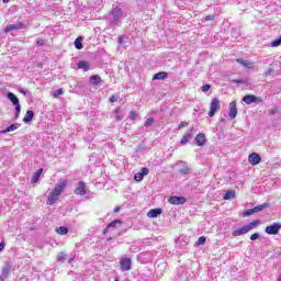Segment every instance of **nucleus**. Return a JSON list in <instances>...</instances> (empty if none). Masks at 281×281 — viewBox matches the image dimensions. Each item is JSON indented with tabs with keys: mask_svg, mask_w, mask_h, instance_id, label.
I'll return each mask as SVG.
<instances>
[{
	"mask_svg": "<svg viewBox=\"0 0 281 281\" xmlns=\"http://www.w3.org/2000/svg\"><path fill=\"white\" fill-rule=\"evenodd\" d=\"M210 89H212V86H210V85H207V83L201 87V90L203 91V93H207V91H209Z\"/></svg>",
	"mask_w": 281,
	"mask_h": 281,
	"instance_id": "38",
	"label": "nucleus"
},
{
	"mask_svg": "<svg viewBox=\"0 0 281 281\" xmlns=\"http://www.w3.org/2000/svg\"><path fill=\"white\" fill-rule=\"evenodd\" d=\"M90 82L91 85H100V82H102V78H100L98 75L91 76Z\"/></svg>",
	"mask_w": 281,
	"mask_h": 281,
	"instance_id": "29",
	"label": "nucleus"
},
{
	"mask_svg": "<svg viewBox=\"0 0 281 281\" xmlns=\"http://www.w3.org/2000/svg\"><path fill=\"white\" fill-rule=\"evenodd\" d=\"M63 93H65V92L63 91V88H59V89H57V90L54 92L53 97H54V98H58V95H63Z\"/></svg>",
	"mask_w": 281,
	"mask_h": 281,
	"instance_id": "37",
	"label": "nucleus"
},
{
	"mask_svg": "<svg viewBox=\"0 0 281 281\" xmlns=\"http://www.w3.org/2000/svg\"><path fill=\"white\" fill-rule=\"evenodd\" d=\"M233 82H235L236 85H245V80H240V79H235L233 80Z\"/></svg>",
	"mask_w": 281,
	"mask_h": 281,
	"instance_id": "45",
	"label": "nucleus"
},
{
	"mask_svg": "<svg viewBox=\"0 0 281 281\" xmlns=\"http://www.w3.org/2000/svg\"><path fill=\"white\" fill-rule=\"evenodd\" d=\"M281 45V35L279 38L271 42V47H280Z\"/></svg>",
	"mask_w": 281,
	"mask_h": 281,
	"instance_id": "34",
	"label": "nucleus"
},
{
	"mask_svg": "<svg viewBox=\"0 0 281 281\" xmlns=\"http://www.w3.org/2000/svg\"><path fill=\"white\" fill-rule=\"evenodd\" d=\"M180 175H190V172H192V170H190V167H182L179 170Z\"/></svg>",
	"mask_w": 281,
	"mask_h": 281,
	"instance_id": "33",
	"label": "nucleus"
},
{
	"mask_svg": "<svg viewBox=\"0 0 281 281\" xmlns=\"http://www.w3.org/2000/svg\"><path fill=\"white\" fill-rule=\"evenodd\" d=\"M221 110V100L218 98H214L210 105L209 117H214L216 112Z\"/></svg>",
	"mask_w": 281,
	"mask_h": 281,
	"instance_id": "3",
	"label": "nucleus"
},
{
	"mask_svg": "<svg viewBox=\"0 0 281 281\" xmlns=\"http://www.w3.org/2000/svg\"><path fill=\"white\" fill-rule=\"evenodd\" d=\"M280 229H281V224L273 223L272 225L267 226L265 232H266V234H269V236H276V235L280 234Z\"/></svg>",
	"mask_w": 281,
	"mask_h": 281,
	"instance_id": "5",
	"label": "nucleus"
},
{
	"mask_svg": "<svg viewBox=\"0 0 281 281\" xmlns=\"http://www.w3.org/2000/svg\"><path fill=\"white\" fill-rule=\"evenodd\" d=\"M205 21H214V15H206Z\"/></svg>",
	"mask_w": 281,
	"mask_h": 281,
	"instance_id": "48",
	"label": "nucleus"
},
{
	"mask_svg": "<svg viewBox=\"0 0 281 281\" xmlns=\"http://www.w3.org/2000/svg\"><path fill=\"white\" fill-rule=\"evenodd\" d=\"M34 120V111L27 110L25 116L23 117V122L27 124L29 122H32Z\"/></svg>",
	"mask_w": 281,
	"mask_h": 281,
	"instance_id": "18",
	"label": "nucleus"
},
{
	"mask_svg": "<svg viewBox=\"0 0 281 281\" xmlns=\"http://www.w3.org/2000/svg\"><path fill=\"white\" fill-rule=\"evenodd\" d=\"M130 120H132V121L137 120V114L135 111L130 112Z\"/></svg>",
	"mask_w": 281,
	"mask_h": 281,
	"instance_id": "40",
	"label": "nucleus"
},
{
	"mask_svg": "<svg viewBox=\"0 0 281 281\" xmlns=\"http://www.w3.org/2000/svg\"><path fill=\"white\" fill-rule=\"evenodd\" d=\"M76 49H82V37H77L75 41Z\"/></svg>",
	"mask_w": 281,
	"mask_h": 281,
	"instance_id": "30",
	"label": "nucleus"
},
{
	"mask_svg": "<svg viewBox=\"0 0 281 281\" xmlns=\"http://www.w3.org/2000/svg\"><path fill=\"white\" fill-rule=\"evenodd\" d=\"M16 128H19V125L16 124H11L10 126H8L7 128L0 131L1 135H5V133H12L13 131H16Z\"/></svg>",
	"mask_w": 281,
	"mask_h": 281,
	"instance_id": "22",
	"label": "nucleus"
},
{
	"mask_svg": "<svg viewBox=\"0 0 281 281\" xmlns=\"http://www.w3.org/2000/svg\"><path fill=\"white\" fill-rule=\"evenodd\" d=\"M4 248H5V243L1 241L0 243V251H3Z\"/></svg>",
	"mask_w": 281,
	"mask_h": 281,
	"instance_id": "50",
	"label": "nucleus"
},
{
	"mask_svg": "<svg viewBox=\"0 0 281 281\" xmlns=\"http://www.w3.org/2000/svg\"><path fill=\"white\" fill-rule=\"evenodd\" d=\"M267 207H269L268 203L259 204L254 209H250L244 212V216H251V214H258V212H262V210H267Z\"/></svg>",
	"mask_w": 281,
	"mask_h": 281,
	"instance_id": "4",
	"label": "nucleus"
},
{
	"mask_svg": "<svg viewBox=\"0 0 281 281\" xmlns=\"http://www.w3.org/2000/svg\"><path fill=\"white\" fill-rule=\"evenodd\" d=\"M110 102H117V97L116 95H112L110 98Z\"/></svg>",
	"mask_w": 281,
	"mask_h": 281,
	"instance_id": "49",
	"label": "nucleus"
},
{
	"mask_svg": "<svg viewBox=\"0 0 281 281\" xmlns=\"http://www.w3.org/2000/svg\"><path fill=\"white\" fill-rule=\"evenodd\" d=\"M117 212H120L119 206H116V207L114 209V213L117 214Z\"/></svg>",
	"mask_w": 281,
	"mask_h": 281,
	"instance_id": "51",
	"label": "nucleus"
},
{
	"mask_svg": "<svg viewBox=\"0 0 281 281\" xmlns=\"http://www.w3.org/2000/svg\"><path fill=\"white\" fill-rule=\"evenodd\" d=\"M68 262H69V263L74 262V258H70V259L68 260Z\"/></svg>",
	"mask_w": 281,
	"mask_h": 281,
	"instance_id": "55",
	"label": "nucleus"
},
{
	"mask_svg": "<svg viewBox=\"0 0 281 281\" xmlns=\"http://www.w3.org/2000/svg\"><path fill=\"white\" fill-rule=\"evenodd\" d=\"M124 36H119V45H124Z\"/></svg>",
	"mask_w": 281,
	"mask_h": 281,
	"instance_id": "47",
	"label": "nucleus"
},
{
	"mask_svg": "<svg viewBox=\"0 0 281 281\" xmlns=\"http://www.w3.org/2000/svg\"><path fill=\"white\" fill-rule=\"evenodd\" d=\"M258 238H260V234L255 233L250 236V240H258Z\"/></svg>",
	"mask_w": 281,
	"mask_h": 281,
	"instance_id": "43",
	"label": "nucleus"
},
{
	"mask_svg": "<svg viewBox=\"0 0 281 281\" xmlns=\"http://www.w3.org/2000/svg\"><path fill=\"white\" fill-rule=\"evenodd\" d=\"M258 225H260V220H255L246 225V228H248V232H251V229H254V227H258Z\"/></svg>",
	"mask_w": 281,
	"mask_h": 281,
	"instance_id": "27",
	"label": "nucleus"
},
{
	"mask_svg": "<svg viewBox=\"0 0 281 281\" xmlns=\"http://www.w3.org/2000/svg\"><path fill=\"white\" fill-rule=\"evenodd\" d=\"M110 16L114 23H117V21H120L122 16H124V12L122 11V9L115 7L112 9Z\"/></svg>",
	"mask_w": 281,
	"mask_h": 281,
	"instance_id": "6",
	"label": "nucleus"
},
{
	"mask_svg": "<svg viewBox=\"0 0 281 281\" xmlns=\"http://www.w3.org/2000/svg\"><path fill=\"white\" fill-rule=\"evenodd\" d=\"M122 221L120 220H114L113 222H111L108 227H116L117 225H121Z\"/></svg>",
	"mask_w": 281,
	"mask_h": 281,
	"instance_id": "35",
	"label": "nucleus"
},
{
	"mask_svg": "<svg viewBox=\"0 0 281 281\" xmlns=\"http://www.w3.org/2000/svg\"><path fill=\"white\" fill-rule=\"evenodd\" d=\"M155 122V120L154 119H147L146 121H145V126H146V128H148V126H153V123Z\"/></svg>",
	"mask_w": 281,
	"mask_h": 281,
	"instance_id": "39",
	"label": "nucleus"
},
{
	"mask_svg": "<svg viewBox=\"0 0 281 281\" xmlns=\"http://www.w3.org/2000/svg\"><path fill=\"white\" fill-rule=\"evenodd\" d=\"M109 232V226L103 231V234H106Z\"/></svg>",
	"mask_w": 281,
	"mask_h": 281,
	"instance_id": "52",
	"label": "nucleus"
},
{
	"mask_svg": "<svg viewBox=\"0 0 281 281\" xmlns=\"http://www.w3.org/2000/svg\"><path fill=\"white\" fill-rule=\"evenodd\" d=\"M36 45H38L40 47H43V45H45V40L38 38V40L36 41Z\"/></svg>",
	"mask_w": 281,
	"mask_h": 281,
	"instance_id": "42",
	"label": "nucleus"
},
{
	"mask_svg": "<svg viewBox=\"0 0 281 281\" xmlns=\"http://www.w3.org/2000/svg\"><path fill=\"white\" fill-rule=\"evenodd\" d=\"M166 78H168V72L160 71L154 75L153 80H166Z\"/></svg>",
	"mask_w": 281,
	"mask_h": 281,
	"instance_id": "19",
	"label": "nucleus"
},
{
	"mask_svg": "<svg viewBox=\"0 0 281 281\" xmlns=\"http://www.w3.org/2000/svg\"><path fill=\"white\" fill-rule=\"evenodd\" d=\"M179 240H180V245H182V247H186V245H188L190 243V239H188V237H186V236H180Z\"/></svg>",
	"mask_w": 281,
	"mask_h": 281,
	"instance_id": "31",
	"label": "nucleus"
},
{
	"mask_svg": "<svg viewBox=\"0 0 281 281\" xmlns=\"http://www.w3.org/2000/svg\"><path fill=\"white\" fill-rule=\"evenodd\" d=\"M164 212L161 209H151L148 213L147 216L149 218H157Z\"/></svg>",
	"mask_w": 281,
	"mask_h": 281,
	"instance_id": "17",
	"label": "nucleus"
},
{
	"mask_svg": "<svg viewBox=\"0 0 281 281\" xmlns=\"http://www.w3.org/2000/svg\"><path fill=\"white\" fill-rule=\"evenodd\" d=\"M271 115L276 114V110H270Z\"/></svg>",
	"mask_w": 281,
	"mask_h": 281,
	"instance_id": "53",
	"label": "nucleus"
},
{
	"mask_svg": "<svg viewBox=\"0 0 281 281\" xmlns=\"http://www.w3.org/2000/svg\"><path fill=\"white\" fill-rule=\"evenodd\" d=\"M236 115H238V109L236 108V101H232L229 103L228 117H231V120H236Z\"/></svg>",
	"mask_w": 281,
	"mask_h": 281,
	"instance_id": "12",
	"label": "nucleus"
},
{
	"mask_svg": "<svg viewBox=\"0 0 281 281\" xmlns=\"http://www.w3.org/2000/svg\"><path fill=\"white\" fill-rule=\"evenodd\" d=\"M41 175H43V169H38L32 177V183H38L41 179Z\"/></svg>",
	"mask_w": 281,
	"mask_h": 281,
	"instance_id": "24",
	"label": "nucleus"
},
{
	"mask_svg": "<svg viewBox=\"0 0 281 281\" xmlns=\"http://www.w3.org/2000/svg\"><path fill=\"white\" fill-rule=\"evenodd\" d=\"M120 265H121L122 271H131V265H132L131 258L122 259L120 261Z\"/></svg>",
	"mask_w": 281,
	"mask_h": 281,
	"instance_id": "15",
	"label": "nucleus"
},
{
	"mask_svg": "<svg viewBox=\"0 0 281 281\" xmlns=\"http://www.w3.org/2000/svg\"><path fill=\"white\" fill-rule=\"evenodd\" d=\"M7 98L15 105V120H19V115H21V103H19V98L12 92H8Z\"/></svg>",
	"mask_w": 281,
	"mask_h": 281,
	"instance_id": "2",
	"label": "nucleus"
},
{
	"mask_svg": "<svg viewBox=\"0 0 281 281\" xmlns=\"http://www.w3.org/2000/svg\"><path fill=\"white\" fill-rule=\"evenodd\" d=\"M186 126H188V122H181L178 126L179 130L181 128H186Z\"/></svg>",
	"mask_w": 281,
	"mask_h": 281,
	"instance_id": "44",
	"label": "nucleus"
},
{
	"mask_svg": "<svg viewBox=\"0 0 281 281\" xmlns=\"http://www.w3.org/2000/svg\"><path fill=\"white\" fill-rule=\"evenodd\" d=\"M66 258H67V255L65 252H59L57 255V261L58 262H65Z\"/></svg>",
	"mask_w": 281,
	"mask_h": 281,
	"instance_id": "32",
	"label": "nucleus"
},
{
	"mask_svg": "<svg viewBox=\"0 0 281 281\" xmlns=\"http://www.w3.org/2000/svg\"><path fill=\"white\" fill-rule=\"evenodd\" d=\"M234 196H236V191H226L223 199L224 201H228V199H234Z\"/></svg>",
	"mask_w": 281,
	"mask_h": 281,
	"instance_id": "28",
	"label": "nucleus"
},
{
	"mask_svg": "<svg viewBox=\"0 0 281 281\" xmlns=\"http://www.w3.org/2000/svg\"><path fill=\"white\" fill-rule=\"evenodd\" d=\"M56 232L60 236H66V234H69V228L67 226H61V227H57Z\"/></svg>",
	"mask_w": 281,
	"mask_h": 281,
	"instance_id": "25",
	"label": "nucleus"
},
{
	"mask_svg": "<svg viewBox=\"0 0 281 281\" xmlns=\"http://www.w3.org/2000/svg\"><path fill=\"white\" fill-rule=\"evenodd\" d=\"M248 161L249 164H251V166H258V164L262 161V158L260 157V155L252 153L248 156Z\"/></svg>",
	"mask_w": 281,
	"mask_h": 281,
	"instance_id": "13",
	"label": "nucleus"
},
{
	"mask_svg": "<svg viewBox=\"0 0 281 281\" xmlns=\"http://www.w3.org/2000/svg\"><path fill=\"white\" fill-rule=\"evenodd\" d=\"M148 172H149L148 168L143 167L140 169V172L135 173L134 181H137V182L144 181V177H146L148 175Z\"/></svg>",
	"mask_w": 281,
	"mask_h": 281,
	"instance_id": "14",
	"label": "nucleus"
},
{
	"mask_svg": "<svg viewBox=\"0 0 281 281\" xmlns=\"http://www.w3.org/2000/svg\"><path fill=\"white\" fill-rule=\"evenodd\" d=\"M75 194L78 196H85V194H87V187L83 181L78 182V187L75 189Z\"/></svg>",
	"mask_w": 281,
	"mask_h": 281,
	"instance_id": "11",
	"label": "nucleus"
},
{
	"mask_svg": "<svg viewBox=\"0 0 281 281\" xmlns=\"http://www.w3.org/2000/svg\"><path fill=\"white\" fill-rule=\"evenodd\" d=\"M65 188H67V181H61L56 184L47 196V205H54L56 201H58L60 194L65 192Z\"/></svg>",
	"mask_w": 281,
	"mask_h": 281,
	"instance_id": "1",
	"label": "nucleus"
},
{
	"mask_svg": "<svg viewBox=\"0 0 281 281\" xmlns=\"http://www.w3.org/2000/svg\"><path fill=\"white\" fill-rule=\"evenodd\" d=\"M19 92L22 93V95H27V90L20 88Z\"/></svg>",
	"mask_w": 281,
	"mask_h": 281,
	"instance_id": "46",
	"label": "nucleus"
},
{
	"mask_svg": "<svg viewBox=\"0 0 281 281\" xmlns=\"http://www.w3.org/2000/svg\"><path fill=\"white\" fill-rule=\"evenodd\" d=\"M168 202L171 205H183L188 202V199H186L184 196H171L169 198Z\"/></svg>",
	"mask_w": 281,
	"mask_h": 281,
	"instance_id": "10",
	"label": "nucleus"
},
{
	"mask_svg": "<svg viewBox=\"0 0 281 281\" xmlns=\"http://www.w3.org/2000/svg\"><path fill=\"white\" fill-rule=\"evenodd\" d=\"M249 232V229L247 228V226H244L237 231H234L232 233V236H243V234H247Z\"/></svg>",
	"mask_w": 281,
	"mask_h": 281,
	"instance_id": "23",
	"label": "nucleus"
},
{
	"mask_svg": "<svg viewBox=\"0 0 281 281\" xmlns=\"http://www.w3.org/2000/svg\"><path fill=\"white\" fill-rule=\"evenodd\" d=\"M207 240V238L205 236H201L199 239H198V246H201V245H205V241Z\"/></svg>",
	"mask_w": 281,
	"mask_h": 281,
	"instance_id": "36",
	"label": "nucleus"
},
{
	"mask_svg": "<svg viewBox=\"0 0 281 281\" xmlns=\"http://www.w3.org/2000/svg\"><path fill=\"white\" fill-rule=\"evenodd\" d=\"M194 127H191L189 131L186 132V134L182 136L180 144L181 146H186L190 139L194 137Z\"/></svg>",
	"mask_w": 281,
	"mask_h": 281,
	"instance_id": "8",
	"label": "nucleus"
},
{
	"mask_svg": "<svg viewBox=\"0 0 281 281\" xmlns=\"http://www.w3.org/2000/svg\"><path fill=\"white\" fill-rule=\"evenodd\" d=\"M77 66H78V69H83V71H89V67H90L89 61H79Z\"/></svg>",
	"mask_w": 281,
	"mask_h": 281,
	"instance_id": "26",
	"label": "nucleus"
},
{
	"mask_svg": "<svg viewBox=\"0 0 281 281\" xmlns=\"http://www.w3.org/2000/svg\"><path fill=\"white\" fill-rule=\"evenodd\" d=\"M10 271H12V268H10V266H5L2 269V273H1L0 280L1 281L5 280V278H8V276H10Z\"/></svg>",
	"mask_w": 281,
	"mask_h": 281,
	"instance_id": "20",
	"label": "nucleus"
},
{
	"mask_svg": "<svg viewBox=\"0 0 281 281\" xmlns=\"http://www.w3.org/2000/svg\"><path fill=\"white\" fill-rule=\"evenodd\" d=\"M243 101L246 103V104H260V102H262V98L260 97H256L254 94H247L243 98Z\"/></svg>",
	"mask_w": 281,
	"mask_h": 281,
	"instance_id": "7",
	"label": "nucleus"
},
{
	"mask_svg": "<svg viewBox=\"0 0 281 281\" xmlns=\"http://www.w3.org/2000/svg\"><path fill=\"white\" fill-rule=\"evenodd\" d=\"M3 3H10V0H2Z\"/></svg>",
	"mask_w": 281,
	"mask_h": 281,
	"instance_id": "54",
	"label": "nucleus"
},
{
	"mask_svg": "<svg viewBox=\"0 0 281 281\" xmlns=\"http://www.w3.org/2000/svg\"><path fill=\"white\" fill-rule=\"evenodd\" d=\"M27 25L23 24V22H16L15 24H9L4 32H14V30H25Z\"/></svg>",
	"mask_w": 281,
	"mask_h": 281,
	"instance_id": "9",
	"label": "nucleus"
},
{
	"mask_svg": "<svg viewBox=\"0 0 281 281\" xmlns=\"http://www.w3.org/2000/svg\"><path fill=\"white\" fill-rule=\"evenodd\" d=\"M236 63H238L239 65H243V67H246V69H251V67H254V63H250L248 60H243L240 58L236 59Z\"/></svg>",
	"mask_w": 281,
	"mask_h": 281,
	"instance_id": "21",
	"label": "nucleus"
},
{
	"mask_svg": "<svg viewBox=\"0 0 281 281\" xmlns=\"http://www.w3.org/2000/svg\"><path fill=\"white\" fill-rule=\"evenodd\" d=\"M196 146H205V134L200 133L195 136Z\"/></svg>",
	"mask_w": 281,
	"mask_h": 281,
	"instance_id": "16",
	"label": "nucleus"
},
{
	"mask_svg": "<svg viewBox=\"0 0 281 281\" xmlns=\"http://www.w3.org/2000/svg\"><path fill=\"white\" fill-rule=\"evenodd\" d=\"M115 113H116V120H117V122H122V120H124V116H122L121 114H120V110H116L115 111Z\"/></svg>",
	"mask_w": 281,
	"mask_h": 281,
	"instance_id": "41",
	"label": "nucleus"
},
{
	"mask_svg": "<svg viewBox=\"0 0 281 281\" xmlns=\"http://www.w3.org/2000/svg\"><path fill=\"white\" fill-rule=\"evenodd\" d=\"M115 281H120V280L116 279Z\"/></svg>",
	"mask_w": 281,
	"mask_h": 281,
	"instance_id": "56",
	"label": "nucleus"
}]
</instances>
